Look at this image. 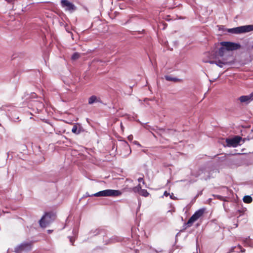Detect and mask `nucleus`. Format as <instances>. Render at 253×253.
<instances>
[{
	"mask_svg": "<svg viewBox=\"0 0 253 253\" xmlns=\"http://www.w3.org/2000/svg\"><path fill=\"white\" fill-rule=\"evenodd\" d=\"M220 44L222 47L219 49L218 55L220 57H228V55H231L230 51L237 50L241 47L240 44L232 42H222Z\"/></svg>",
	"mask_w": 253,
	"mask_h": 253,
	"instance_id": "obj_1",
	"label": "nucleus"
},
{
	"mask_svg": "<svg viewBox=\"0 0 253 253\" xmlns=\"http://www.w3.org/2000/svg\"><path fill=\"white\" fill-rule=\"evenodd\" d=\"M122 194V192L118 190L106 189L99 191L96 193L89 195L88 193H86L84 197H118Z\"/></svg>",
	"mask_w": 253,
	"mask_h": 253,
	"instance_id": "obj_2",
	"label": "nucleus"
},
{
	"mask_svg": "<svg viewBox=\"0 0 253 253\" xmlns=\"http://www.w3.org/2000/svg\"><path fill=\"white\" fill-rule=\"evenodd\" d=\"M56 218V215L52 212L46 213L39 221V223L42 228H45L53 221Z\"/></svg>",
	"mask_w": 253,
	"mask_h": 253,
	"instance_id": "obj_3",
	"label": "nucleus"
},
{
	"mask_svg": "<svg viewBox=\"0 0 253 253\" xmlns=\"http://www.w3.org/2000/svg\"><path fill=\"white\" fill-rule=\"evenodd\" d=\"M252 31H253V25L242 26L229 29L228 30L229 32L236 34L246 33Z\"/></svg>",
	"mask_w": 253,
	"mask_h": 253,
	"instance_id": "obj_4",
	"label": "nucleus"
},
{
	"mask_svg": "<svg viewBox=\"0 0 253 253\" xmlns=\"http://www.w3.org/2000/svg\"><path fill=\"white\" fill-rule=\"evenodd\" d=\"M221 59L216 61L215 64L219 67H222L223 65H231L234 63V59L232 55H228L227 56L221 57Z\"/></svg>",
	"mask_w": 253,
	"mask_h": 253,
	"instance_id": "obj_5",
	"label": "nucleus"
},
{
	"mask_svg": "<svg viewBox=\"0 0 253 253\" xmlns=\"http://www.w3.org/2000/svg\"><path fill=\"white\" fill-rule=\"evenodd\" d=\"M242 140H243V142H245L244 139H243L241 136L238 135H236L232 138H226V146L229 147H236L238 145H240V143Z\"/></svg>",
	"mask_w": 253,
	"mask_h": 253,
	"instance_id": "obj_6",
	"label": "nucleus"
},
{
	"mask_svg": "<svg viewBox=\"0 0 253 253\" xmlns=\"http://www.w3.org/2000/svg\"><path fill=\"white\" fill-rule=\"evenodd\" d=\"M204 212V210L203 209H200L198 211H196L189 219L188 222H187V225H188V226H191L193 222L196 221L203 215Z\"/></svg>",
	"mask_w": 253,
	"mask_h": 253,
	"instance_id": "obj_7",
	"label": "nucleus"
},
{
	"mask_svg": "<svg viewBox=\"0 0 253 253\" xmlns=\"http://www.w3.org/2000/svg\"><path fill=\"white\" fill-rule=\"evenodd\" d=\"M31 243L29 242H23L15 248L16 253H20L22 252H27L31 249Z\"/></svg>",
	"mask_w": 253,
	"mask_h": 253,
	"instance_id": "obj_8",
	"label": "nucleus"
},
{
	"mask_svg": "<svg viewBox=\"0 0 253 253\" xmlns=\"http://www.w3.org/2000/svg\"><path fill=\"white\" fill-rule=\"evenodd\" d=\"M61 3L62 6L65 8L66 10L74 11L76 9L75 5L67 0H62Z\"/></svg>",
	"mask_w": 253,
	"mask_h": 253,
	"instance_id": "obj_9",
	"label": "nucleus"
},
{
	"mask_svg": "<svg viewBox=\"0 0 253 253\" xmlns=\"http://www.w3.org/2000/svg\"><path fill=\"white\" fill-rule=\"evenodd\" d=\"M156 132L160 135H173L175 130L170 129H165L157 127Z\"/></svg>",
	"mask_w": 253,
	"mask_h": 253,
	"instance_id": "obj_10",
	"label": "nucleus"
},
{
	"mask_svg": "<svg viewBox=\"0 0 253 253\" xmlns=\"http://www.w3.org/2000/svg\"><path fill=\"white\" fill-rule=\"evenodd\" d=\"M238 100L241 103H244L245 104H248L253 100V92L248 95H243L240 96Z\"/></svg>",
	"mask_w": 253,
	"mask_h": 253,
	"instance_id": "obj_11",
	"label": "nucleus"
},
{
	"mask_svg": "<svg viewBox=\"0 0 253 253\" xmlns=\"http://www.w3.org/2000/svg\"><path fill=\"white\" fill-rule=\"evenodd\" d=\"M243 241L245 246L253 247V240L250 237L244 239Z\"/></svg>",
	"mask_w": 253,
	"mask_h": 253,
	"instance_id": "obj_12",
	"label": "nucleus"
},
{
	"mask_svg": "<svg viewBox=\"0 0 253 253\" xmlns=\"http://www.w3.org/2000/svg\"><path fill=\"white\" fill-rule=\"evenodd\" d=\"M34 105L36 107L38 111H41L44 108V104L42 102L40 101H34Z\"/></svg>",
	"mask_w": 253,
	"mask_h": 253,
	"instance_id": "obj_13",
	"label": "nucleus"
},
{
	"mask_svg": "<svg viewBox=\"0 0 253 253\" xmlns=\"http://www.w3.org/2000/svg\"><path fill=\"white\" fill-rule=\"evenodd\" d=\"M100 102V99L99 98H97L95 95H92L90 96L88 99V104H92L95 102Z\"/></svg>",
	"mask_w": 253,
	"mask_h": 253,
	"instance_id": "obj_14",
	"label": "nucleus"
},
{
	"mask_svg": "<svg viewBox=\"0 0 253 253\" xmlns=\"http://www.w3.org/2000/svg\"><path fill=\"white\" fill-rule=\"evenodd\" d=\"M102 232H103V231L100 230V229H92L91 230L89 234V235H98V234H101Z\"/></svg>",
	"mask_w": 253,
	"mask_h": 253,
	"instance_id": "obj_15",
	"label": "nucleus"
},
{
	"mask_svg": "<svg viewBox=\"0 0 253 253\" xmlns=\"http://www.w3.org/2000/svg\"><path fill=\"white\" fill-rule=\"evenodd\" d=\"M243 200L244 203L249 204L252 202L253 199L250 196L247 195L244 197Z\"/></svg>",
	"mask_w": 253,
	"mask_h": 253,
	"instance_id": "obj_16",
	"label": "nucleus"
},
{
	"mask_svg": "<svg viewBox=\"0 0 253 253\" xmlns=\"http://www.w3.org/2000/svg\"><path fill=\"white\" fill-rule=\"evenodd\" d=\"M142 187L140 184H139L138 185H137L135 187H134L132 188V190L133 192L134 193H138L139 194L140 192V190H141Z\"/></svg>",
	"mask_w": 253,
	"mask_h": 253,
	"instance_id": "obj_17",
	"label": "nucleus"
},
{
	"mask_svg": "<svg viewBox=\"0 0 253 253\" xmlns=\"http://www.w3.org/2000/svg\"><path fill=\"white\" fill-rule=\"evenodd\" d=\"M165 79L167 81H172L174 82H176L179 81V79L176 78H173L169 76H166Z\"/></svg>",
	"mask_w": 253,
	"mask_h": 253,
	"instance_id": "obj_18",
	"label": "nucleus"
},
{
	"mask_svg": "<svg viewBox=\"0 0 253 253\" xmlns=\"http://www.w3.org/2000/svg\"><path fill=\"white\" fill-rule=\"evenodd\" d=\"M72 132L74 133L78 134L80 133V130L78 129L76 125H74L72 128Z\"/></svg>",
	"mask_w": 253,
	"mask_h": 253,
	"instance_id": "obj_19",
	"label": "nucleus"
},
{
	"mask_svg": "<svg viewBox=\"0 0 253 253\" xmlns=\"http://www.w3.org/2000/svg\"><path fill=\"white\" fill-rule=\"evenodd\" d=\"M140 195L144 196L145 197H147L149 195V193L147 192V191L145 189H141L140 190V192L139 193Z\"/></svg>",
	"mask_w": 253,
	"mask_h": 253,
	"instance_id": "obj_20",
	"label": "nucleus"
},
{
	"mask_svg": "<svg viewBox=\"0 0 253 253\" xmlns=\"http://www.w3.org/2000/svg\"><path fill=\"white\" fill-rule=\"evenodd\" d=\"M80 57V54L78 52L74 53L72 56V59L73 60H76L79 58Z\"/></svg>",
	"mask_w": 253,
	"mask_h": 253,
	"instance_id": "obj_21",
	"label": "nucleus"
},
{
	"mask_svg": "<svg viewBox=\"0 0 253 253\" xmlns=\"http://www.w3.org/2000/svg\"><path fill=\"white\" fill-rule=\"evenodd\" d=\"M70 239V242L71 243L72 245H74V242L75 241V239L73 237H69Z\"/></svg>",
	"mask_w": 253,
	"mask_h": 253,
	"instance_id": "obj_22",
	"label": "nucleus"
},
{
	"mask_svg": "<svg viewBox=\"0 0 253 253\" xmlns=\"http://www.w3.org/2000/svg\"><path fill=\"white\" fill-rule=\"evenodd\" d=\"M133 143L135 145L138 146L139 147H141V144L137 141H134L133 142Z\"/></svg>",
	"mask_w": 253,
	"mask_h": 253,
	"instance_id": "obj_23",
	"label": "nucleus"
},
{
	"mask_svg": "<svg viewBox=\"0 0 253 253\" xmlns=\"http://www.w3.org/2000/svg\"><path fill=\"white\" fill-rule=\"evenodd\" d=\"M138 181L139 182H142L143 184H145V182L143 180V179L142 177H139L138 179Z\"/></svg>",
	"mask_w": 253,
	"mask_h": 253,
	"instance_id": "obj_24",
	"label": "nucleus"
},
{
	"mask_svg": "<svg viewBox=\"0 0 253 253\" xmlns=\"http://www.w3.org/2000/svg\"><path fill=\"white\" fill-rule=\"evenodd\" d=\"M127 139L129 141H131L133 139V136L132 135H129V136H128L127 137Z\"/></svg>",
	"mask_w": 253,
	"mask_h": 253,
	"instance_id": "obj_25",
	"label": "nucleus"
},
{
	"mask_svg": "<svg viewBox=\"0 0 253 253\" xmlns=\"http://www.w3.org/2000/svg\"><path fill=\"white\" fill-rule=\"evenodd\" d=\"M216 197L218 199H219L220 200H223L224 198L220 195H217Z\"/></svg>",
	"mask_w": 253,
	"mask_h": 253,
	"instance_id": "obj_26",
	"label": "nucleus"
},
{
	"mask_svg": "<svg viewBox=\"0 0 253 253\" xmlns=\"http://www.w3.org/2000/svg\"><path fill=\"white\" fill-rule=\"evenodd\" d=\"M123 141L124 144L125 146L129 147V145H128V143H127V142L126 141L123 140Z\"/></svg>",
	"mask_w": 253,
	"mask_h": 253,
	"instance_id": "obj_27",
	"label": "nucleus"
},
{
	"mask_svg": "<svg viewBox=\"0 0 253 253\" xmlns=\"http://www.w3.org/2000/svg\"><path fill=\"white\" fill-rule=\"evenodd\" d=\"M169 194L168 193L167 191H165L164 193V195L167 197L168 195H169Z\"/></svg>",
	"mask_w": 253,
	"mask_h": 253,
	"instance_id": "obj_28",
	"label": "nucleus"
},
{
	"mask_svg": "<svg viewBox=\"0 0 253 253\" xmlns=\"http://www.w3.org/2000/svg\"><path fill=\"white\" fill-rule=\"evenodd\" d=\"M216 61H210L208 62H209L210 64H215Z\"/></svg>",
	"mask_w": 253,
	"mask_h": 253,
	"instance_id": "obj_29",
	"label": "nucleus"
},
{
	"mask_svg": "<svg viewBox=\"0 0 253 253\" xmlns=\"http://www.w3.org/2000/svg\"><path fill=\"white\" fill-rule=\"evenodd\" d=\"M235 248V247H232V248L231 249V250H230V252H233Z\"/></svg>",
	"mask_w": 253,
	"mask_h": 253,
	"instance_id": "obj_30",
	"label": "nucleus"
},
{
	"mask_svg": "<svg viewBox=\"0 0 253 253\" xmlns=\"http://www.w3.org/2000/svg\"><path fill=\"white\" fill-rule=\"evenodd\" d=\"M170 198L171 199H175V198L174 197H173V194H172L171 195H170Z\"/></svg>",
	"mask_w": 253,
	"mask_h": 253,
	"instance_id": "obj_31",
	"label": "nucleus"
},
{
	"mask_svg": "<svg viewBox=\"0 0 253 253\" xmlns=\"http://www.w3.org/2000/svg\"><path fill=\"white\" fill-rule=\"evenodd\" d=\"M121 128H122V130H123V129H124V127H123V126H122V124H121Z\"/></svg>",
	"mask_w": 253,
	"mask_h": 253,
	"instance_id": "obj_32",
	"label": "nucleus"
},
{
	"mask_svg": "<svg viewBox=\"0 0 253 253\" xmlns=\"http://www.w3.org/2000/svg\"><path fill=\"white\" fill-rule=\"evenodd\" d=\"M238 212H239L240 213V215L241 214L242 211H241L238 210Z\"/></svg>",
	"mask_w": 253,
	"mask_h": 253,
	"instance_id": "obj_33",
	"label": "nucleus"
},
{
	"mask_svg": "<svg viewBox=\"0 0 253 253\" xmlns=\"http://www.w3.org/2000/svg\"><path fill=\"white\" fill-rule=\"evenodd\" d=\"M241 252H245V249L242 250Z\"/></svg>",
	"mask_w": 253,
	"mask_h": 253,
	"instance_id": "obj_34",
	"label": "nucleus"
},
{
	"mask_svg": "<svg viewBox=\"0 0 253 253\" xmlns=\"http://www.w3.org/2000/svg\"><path fill=\"white\" fill-rule=\"evenodd\" d=\"M238 247H239V248H240V249H241V248H242V247H241V246L240 245H238Z\"/></svg>",
	"mask_w": 253,
	"mask_h": 253,
	"instance_id": "obj_35",
	"label": "nucleus"
},
{
	"mask_svg": "<svg viewBox=\"0 0 253 253\" xmlns=\"http://www.w3.org/2000/svg\"><path fill=\"white\" fill-rule=\"evenodd\" d=\"M32 95H33V97H34L36 95L35 93H33Z\"/></svg>",
	"mask_w": 253,
	"mask_h": 253,
	"instance_id": "obj_36",
	"label": "nucleus"
},
{
	"mask_svg": "<svg viewBox=\"0 0 253 253\" xmlns=\"http://www.w3.org/2000/svg\"><path fill=\"white\" fill-rule=\"evenodd\" d=\"M103 242H105L106 244H108V242H106V241H103Z\"/></svg>",
	"mask_w": 253,
	"mask_h": 253,
	"instance_id": "obj_37",
	"label": "nucleus"
}]
</instances>
